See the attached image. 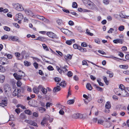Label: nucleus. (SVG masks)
<instances>
[{
    "instance_id": "1",
    "label": "nucleus",
    "mask_w": 129,
    "mask_h": 129,
    "mask_svg": "<svg viewBox=\"0 0 129 129\" xmlns=\"http://www.w3.org/2000/svg\"><path fill=\"white\" fill-rule=\"evenodd\" d=\"M18 71H19L20 73H14L13 74V75L16 79L19 80L21 79L22 77L24 76L25 75L23 72L22 71L18 70Z\"/></svg>"
},
{
    "instance_id": "2",
    "label": "nucleus",
    "mask_w": 129,
    "mask_h": 129,
    "mask_svg": "<svg viewBox=\"0 0 129 129\" xmlns=\"http://www.w3.org/2000/svg\"><path fill=\"white\" fill-rule=\"evenodd\" d=\"M117 95H121L122 97H126L129 96V93L128 92L125 90H123L120 91L119 93H116Z\"/></svg>"
},
{
    "instance_id": "3",
    "label": "nucleus",
    "mask_w": 129,
    "mask_h": 129,
    "mask_svg": "<svg viewBox=\"0 0 129 129\" xmlns=\"http://www.w3.org/2000/svg\"><path fill=\"white\" fill-rule=\"evenodd\" d=\"M14 8L18 11H22L24 10V9L22 5L20 4L17 3L13 5Z\"/></svg>"
},
{
    "instance_id": "4",
    "label": "nucleus",
    "mask_w": 129,
    "mask_h": 129,
    "mask_svg": "<svg viewBox=\"0 0 129 129\" xmlns=\"http://www.w3.org/2000/svg\"><path fill=\"white\" fill-rule=\"evenodd\" d=\"M47 35L49 37L53 39H57L58 37L57 35L52 32H48L47 33Z\"/></svg>"
},
{
    "instance_id": "5",
    "label": "nucleus",
    "mask_w": 129,
    "mask_h": 129,
    "mask_svg": "<svg viewBox=\"0 0 129 129\" xmlns=\"http://www.w3.org/2000/svg\"><path fill=\"white\" fill-rule=\"evenodd\" d=\"M24 122L27 123L31 125L36 126L37 127L38 126L36 122L31 120H25Z\"/></svg>"
},
{
    "instance_id": "6",
    "label": "nucleus",
    "mask_w": 129,
    "mask_h": 129,
    "mask_svg": "<svg viewBox=\"0 0 129 129\" xmlns=\"http://www.w3.org/2000/svg\"><path fill=\"white\" fill-rule=\"evenodd\" d=\"M88 6L89 9H93L96 7V5L92 2H88Z\"/></svg>"
},
{
    "instance_id": "7",
    "label": "nucleus",
    "mask_w": 129,
    "mask_h": 129,
    "mask_svg": "<svg viewBox=\"0 0 129 129\" xmlns=\"http://www.w3.org/2000/svg\"><path fill=\"white\" fill-rule=\"evenodd\" d=\"M4 89L5 92H9L11 90V88L8 84H6L4 85Z\"/></svg>"
},
{
    "instance_id": "8",
    "label": "nucleus",
    "mask_w": 129,
    "mask_h": 129,
    "mask_svg": "<svg viewBox=\"0 0 129 129\" xmlns=\"http://www.w3.org/2000/svg\"><path fill=\"white\" fill-rule=\"evenodd\" d=\"M15 17L17 20H21L23 18V16L21 13H18L16 15Z\"/></svg>"
},
{
    "instance_id": "9",
    "label": "nucleus",
    "mask_w": 129,
    "mask_h": 129,
    "mask_svg": "<svg viewBox=\"0 0 129 129\" xmlns=\"http://www.w3.org/2000/svg\"><path fill=\"white\" fill-rule=\"evenodd\" d=\"M58 84V83H57V86L53 88V92H56L60 90L61 88Z\"/></svg>"
},
{
    "instance_id": "10",
    "label": "nucleus",
    "mask_w": 129,
    "mask_h": 129,
    "mask_svg": "<svg viewBox=\"0 0 129 129\" xmlns=\"http://www.w3.org/2000/svg\"><path fill=\"white\" fill-rule=\"evenodd\" d=\"M111 123L109 121L106 120L103 123V125L106 127H109L111 125Z\"/></svg>"
},
{
    "instance_id": "11",
    "label": "nucleus",
    "mask_w": 129,
    "mask_h": 129,
    "mask_svg": "<svg viewBox=\"0 0 129 129\" xmlns=\"http://www.w3.org/2000/svg\"><path fill=\"white\" fill-rule=\"evenodd\" d=\"M123 42V40L118 39L113 40V42L115 44L119 43L121 44H122Z\"/></svg>"
},
{
    "instance_id": "12",
    "label": "nucleus",
    "mask_w": 129,
    "mask_h": 129,
    "mask_svg": "<svg viewBox=\"0 0 129 129\" xmlns=\"http://www.w3.org/2000/svg\"><path fill=\"white\" fill-rule=\"evenodd\" d=\"M119 88H115V91H119L120 92L122 90H125V87L122 84H120L119 86Z\"/></svg>"
},
{
    "instance_id": "13",
    "label": "nucleus",
    "mask_w": 129,
    "mask_h": 129,
    "mask_svg": "<svg viewBox=\"0 0 129 129\" xmlns=\"http://www.w3.org/2000/svg\"><path fill=\"white\" fill-rule=\"evenodd\" d=\"M9 40L13 41H17L18 40V38L16 36H11L9 37Z\"/></svg>"
},
{
    "instance_id": "14",
    "label": "nucleus",
    "mask_w": 129,
    "mask_h": 129,
    "mask_svg": "<svg viewBox=\"0 0 129 129\" xmlns=\"http://www.w3.org/2000/svg\"><path fill=\"white\" fill-rule=\"evenodd\" d=\"M75 40L74 39H72L70 40H68L66 41V43L67 45H71L73 43L75 42Z\"/></svg>"
},
{
    "instance_id": "15",
    "label": "nucleus",
    "mask_w": 129,
    "mask_h": 129,
    "mask_svg": "<svg viewBox=\"0 0 129 129\" xmlns=\"http://www.w3.org/2000/svg\"><path fill=\"white\" fill-rule=\"evenodd\" d=\"M7 105V101L5 100H2L1 102V103H0V106L3 107L6 106Z\"/></svg>"
},
{
    "instance_id": "16",
    "label": "nucleus",
    "mask_w": 129,
    "mask_h": 129,
    "mask_svg": "<svg viewBox=\"0 0 129 129\" xmlns=\"http://www.w3.org/2000/svg\"><path fill=\"white\" fill-rule=\"evenodd\" d=\"M20 92V90L19 89H15L14 91L13 92V95L14 96H16L17 95L19 92Z\"/></svg>"
},
{
    "instance_id": "17",
    "label": "nucleus",
    "mask_w": 129,
    "mask_h": 129,
    "mask_svg": "<svg viewBox=\"0 0 129 129\" xmlns=\"http://www.w3.org/2000/svg\"><path fill=\"white\" fill-rule=\"evenodd\" d=\"M36 17L38 19L42 20L44 21H46L47 20V19L45 18L44 17L38 15H36Z\"/></svg>"
},
{
    "instance_id": "18",
    "label": "nucleus",
    "mask_w": 129,
    "mask_h": 129,
    "mask_svg": "<svg viewBox=\"0 0 129 129\" xmlns=\"http://www.w3.org/2000/svg\"><path fill=\"white\" fill-rule=\"evenodd\" d=\"M47 118H44L41 123V124L42 125L45 126V124H47Z\"/></svg>"
},
{
    "instance_id": "19",
    "label": "nucleus",
    "mask_w": 129,
    "mask_h": 129,
    "mask_svg": "<svg viewBox=\"0 0 129 129\" xmlns=\"http://www.w3.org/2000/svg\"><path fill=\"white\" fill-rule=\"evenodd\" d=\"M60 86H62L63 87H65L66 85V84L65 81H62L60 83H58V84Z\"/></svg>"
},
{
    "instance_id": "20",
    "label": "nucleus",
    "mask_w": 129,
    "mask_h": 129,
    "mask_svg": "<svg viewBox=\"0 0 129 129\" xmlns=\"http://www.w3.org/2000/svg\"><path fill=\"white\" fill-rule=\"evenodd\" d=\"M24 11L26 14L27 15L31 16L33 14L32 12L29 10H25Z\"/></svg>"
},
{
    "instance_id": "21",
    "label": "nucleus",
    "mask_w": 129,
    "mask_h": 129,
    "mask_svg": "<svg viewBox=\"0 0 129 129\" xmlns=\"http://www.w3.org/2000/svg\"><path fill=\"white\" fill-rule=\"evenodd\" d=\"M38 110L40 112L42 113L45 112L46 110L45 108L42 107H38Z\"/></svg>"
},
{
    "instance_id": "22",
    "label": "nucleus",
    "mask_w": 129,
    "mask_h": 129,
    "mask_svg": "<svg viewBox=\"0 0 129 129\" xmlns=\"http://www.w3.org/2000/svg\"><path fill=\"white\" fill-rule=\"evenodd\" d=\"M61 30L62 32L66 34H68V33L70 32V31L68 29L63 28L61 29Z\"/></svg>"
},
{
    "instance_id": "23",
    "label": "nucleus",
    "mask_w": 129,
    "mask_h": 129,
    "mask_svg": "<svg viewBox=\"0 0 129 129\" xmlns=\"http://www.w3.org/2000/svg\"><path fill=\"white\" fill-rule=\"evenodd\" d=\"M86 88L89 90H91L92 89V87L91 84L88 83H87L86 85Z\"/></svg>"
},
{
    "instance_id": "24",
    "label": "nucleus",
    "mask_w": 129,
    "mask_h": 129,
    "mask_svg": "<svg viewBox=\"0 0 129 129\" xmlns=\"http://www.w3.org/2000/svg\"><path fill=\"white\" fill-rule=\"evenodd\" d=\"M111 107V105L110 103L109 102H107L105 105V108L107 109H109Z\"/></svg>"
},
{
    "instance_id": "25",
    "label": "nucleus",
    "mask_w": 129,
    "mask_h": 129,
    "mask_svg": "<svg viewBox=\"0 0 129 129\" xmlns=\"http://www.w3.org/2000/svg\"><path fill=\"white\" fill-rule=\"evenodd\" d=\"M5 77L3 75H0V82L3 83L5 80Z\"/></svg>"
},
{
    "instance_id": "26",
    "label": "nucleus",
    "mask_w": 129,
    "mask_h": 129,
    "mask_svg": "<svg viewBox=\"0 0 129 129\" xmlns=\"http://www.w3.org/2000/svg\"><path fill=\"white\" fill-rule=\"evenodd\" d=\"M119 67L120 68L124 69H127L128 68V66L127 65H120Z\"/></svg>"
},
{
    "instance_id": "27",
    "label": "nucleus",
    "mask_w": 129,
    "mask_h": 129,
    "mask_svg": "<svg viewBox=\"0 0 129 129\" xmlns=\"http://www.w3.org/2000/svg\"><path fill=\"white\" fill-rule=\"evenodd\" d=\"M94 86L96 89L97 90L99 91H102L103 90V89L101 88L98 86L94 84Z\"/></svg>"
},
{
    "instance_id": "28",
    "label": "nucleus",
    "mask_w": 129,
    "mask_h": 129,
    "mask_svg": "<svg viewBox=\"0 0 129 129\" xmlns=\"http://www.w3.org/2000/svg\"><path fill=\"white\" fill-rule=\"evenodd\" d=\"M34 92L36 94H38L39 92V90L37 86H35L33 88Z\"/></svg>"
},
{
    "instance_id": "29",
    "label": "nucleus",
    "mask_w": 129,
    "mask_h": 129,
    "mask_svg": "<svg viewBox=\"0 0 129 129\" xmlns=\"http://www.w3.org/2000/svg\"><path fill=\"white\" fill-rule=\"evenodd\" d=\"M35 40H39L41 41H45V39L43 37H39Z\"/></svg>"
},
{
    "instance_id": "30",
    "label": "nucleus",
    "mask_w": 129,
    "mask_h": 129,
    "mask_svg": "<svg viewBox=\"0 0 129 129\" xmlns=\"http://www.w3.org/2000/svg\"><path fill=\"white\" fill-rule=\"evenodd\" d=\"M72 55H70V54H68L66 56H65L64 57L66 59H71L72 58Z\"/></svg>"
},
{
    "instance_id": "31",
    "label": "nucleus",
    "mask_w": 129,
    "mask_h": 129,
    "mask_svg": "<svg viewBox=\"0 0 129 129\" xmlns=\"http://www.w3.org/2000/svg\"><path fill=\"white\" fill-rule=\"evenodd\" d=\"M67 67V66H65L63 67H62L61 68V71H62L63 73H65L68 70L66 68Z\"/></svg>"
},
{
    "instance_id": "32",
    "label": "nucleus",
    "mask_w": 129,
    "mask_h": 129,
    "mask_svg": "<svg viewBox=\"0 0 129 129\" xmlns=\"http://www.w3.org/2000/svg\"><path fill=\"white\" fill-rule=\"evenodd\" d=\"M73 48L75 49H77L78 50L81 48V47L80 46H78L76 44H74L73 45Z\"/></svg>"
},
{
    "instance_id": "33",
    "label": "nucleus",
    "mask_w": 129,
    "mask_h": 129,
    "mask_svg": "<svg viewBox=\"0 0 129 129\" xmlns=\"http://www.w3.org/2000/svg\"><path fill=\"white\" fill-rule=\"evenodd\" d=\"M103 78L106 84L107 85H108L109 84V81L107 80L106 77L105 76H104Z\"/></svg>"
},
{
    "instance_id": "34",
    "label": "nucleus",
    "mask_w": 129,
    "mask_h": 129,
    "mask_svg": "<svg viewBox=\"0 0 129 129\" xmlns=\"http://www.w3.org/2000/svg\"><path fill=\"white\" fill-rule=\"evenodd\" d=\"M24 64L25 66H30L31 64V63L30 62H28L26 61H24Z\"/></svg>"
},
{
    "instance_id": "35",
    "label": "nucleus",
    "mask_w": 129,
    "mask_h": 129,
    "mask_svg": "<svg viewBox=\"0 0 129 129\" xmlns=\"http://www.w3.org/2000/svg\"><path fill=\"white\" fill-rule=\"evenodd\" d=\"M97 82L98 83L99 85L101 86H103L104 84L102 82H101L100 79V78H98L97 79Z\"/></svg>"
},
{
    "instance_id": "36",
    "label": "nucleus",
    "mask_w": 129,
    "mask_h": 129,
    "mask_svg": "<svg viewBox=\"0 0 129 129\" xmlns=\"http://www.w3.org/2000/svg\"><path fill=\"white\" fill-rule=\"evenodd\" d=\"M78 7V5L76 3L74 2L72 4V7L73 8H77Z\"/></svg>"
},
{
    "instance_id": "37",
    "label": "nucleus",
    "mask_w": 129,
    "mask_h": 129,
    "mask_svg": "<svg viewBox=\"0 0 129 129\" xmlns=\"http://www.w3.org/2000/svg\"><path fill=\"white\" fill-rule=\"evenodd\" d=\"M44 49L46 51H49V49L47 46L45 44H43L42 45Z\"/></svg>"
},
{
    "instance_id": "38",
    "label": "nucleus",
    "mask_w": 129,
    "mask_h": 129,
    "mask_svg": "<svg viewBox=\"0 0 129 129\" xmlns=\"http://www.w3.org/2000/svg\"><path fill=\"white\" fill-rule=\"evenodd\" d=\"M124 29V26L123 25H120L118 28V30L120 31H123Z\"/></svg>"
},
{
    "instance_id": "39",
    "label": "nucleus",
    "mask_w": 129,
    "mask_h": 129,
    "mask_svg": "<svg viewBox=\"0 0 129 129\" xmlns=\"http://www.w3.org/2000/svg\"><path fill=\"white\" fill-rule=\"evenodd\" d=\"M81 48H80V49H79L80 51L82 52H85L87 51L86 49L85 48H82L81 47Z\"/></svg>"
},
{
    "instance_id": "40",
    "label": "nucleus",
    "mask_w": 129,
    "mask_h": 129,
    "mask_svg": "<svg viewBox=\"0 0 129 129\" xmlns=\"http://www.w3.org/2000/svg\"><path fill=\"white\" fill-rule=\"evenodd\" d=\"M73 118H79V113L74 114L72 115Z\"/></svg>"
},
{
    "instance_id": "41",
    "label": "nucleus",
    "mask_w": 129,
    "mask_h": 129,
    "mask_svg": "<svg viewBox=\"0 0 129 129\" xmlns=\"http://www.w3.org/2000/svg\"><path fill=\"white\" fill-rule=\"evenodd\" d=\"M75 101L74 100H69L68 101V103L69 105L73 104L74 102Z\"/></svg>"
},
{
    "instance_id": "42",
    "label": "nucleus",
    "mask_w": 129,
    "mask_h": 129,
    "mask_svg": "<svg viewBox=\"0 0 129 129\" xmlns=\"http://www.w3.org/2000/svg\"><path fill=\"white\" fill-rule=\"evenodd\" d=\"M67 75L69 77H71L73 76V73L71 71H69L68 72Z\"/></svg>"
},
{
    "instance_id": "43",
    "label": "nucleus",
    "mask_w": 129,
    "mask_h": 129,
    "mask_svg": "<svg viewBox=\"0 0 129 129\" xmlns=\"http://www.w3.org/2000/svg\"><path fill=\"white\" fill-rule=\"evenodd\" d=\"M41 91L44 94H46L47 93V89H45L44 88H42L41 90Z\"/></svg>"
},
{
    "instance_id": "44",
    "label": "nucleus",
    "mask_w": 129,
    "mask_h": 129,
    "mask_svg": "<svg viewBox=\"0 0 129 129\" xmlns=\"http://www.w3.org/2000/svg\"><path fill=\"white\" fill-rule=\"evenodd\" d=\"M8 38V36L7 35H4L1 37V39L2 40H5L7 39Z\"/></svg>"
},
{
    "instance_id": "45",
    "label": "nucleus",
    "mask_w": 129,
    "mask_h": 129,
    "mask_svg": "<svg viewBox=\"0 0 129 129\" xmlns=\"http://www.w3.org/2000/svg\"><path fill=\"white\" fill-rule=\"evenodd\" d=\"M57 22L59 25H60L62 23V20L61 19H58L56 21Z\"/></svg>"
},
{
    "instance_id": "46",
    "label": "nucleus",
    "mask_w": 129,
    "mask_h": 129,
    "mask_svg": "<svg viewBox=\"0 0 129 129\" xmlns=\"http://www.w3.org/2000/svg\"><path fill=\"white\" fill-rule=\"evenodd\" d=\"M25 113L27 114L30 115L31 114V112L29 110H26L25 111Z\"/></svg>"
},
{
    "instance_id": "47",
    "label": "nucleus",
    "mask_w": 129,
    "mask_h": 129,
    "mask_svg": "<svg viewBox=\"0 0 129 129\" xmlns=\"http://www.w3.org/2000/svg\"><path fill=\"white\" fill-rule=\"evenodd\" d=\"M47 69L49 71H52L53 70L54 68L53 67L51 66H48L47 68Z\"/></svg>"
},
{
    "instance_id": "48",
    "label": "nucleus",
    "mask_w": 129,
    "mask_h": 129,
    "mask_svg": "<svg viewBox=\"0 0 129 129\" xmlns=\"http://www.w3.org/2000/svg\"><path fill=\"white\" fill-rule=\"evenodd\" d=\"M109 2V0H103V3L105 5L108 4Z\"/></svg>"
},
{
    "instance_id": "49",
    "label": "nucleus",
    "mask_w": 129,
    "mask_h": 129,
    "mask_svg": "<svg viewBox=\"0 0 129 129\" xmlns=\"http://www.w3.org/2000/svg\"><path fill=\"white\" fill-rule=\"evenodd\" d=\"M33 65L36 69H37L38 68V64L37 62H34L33 63Z\"/></svg>"
},
{
    "instance_id": "50",
    "label": "nucleus",
    "mask_w": 129,
    "mask_h": 129,
    "mask_svg": "<svg viewBox=\"0 0 129 129\" xmlns=\"http://www.w3.org/2000/svg\"><path fill=\"white\" fill-rule=\"evenodd\" d=\"M4 29L7 31H9L10 30V28L8 27L5 26L4 27Z\"/></svg>"
},
{
    "instance_id": "51",
    "label": "nucleus",
    "mask_w": 129,
    "mask_h": 129,
    "mask_svg": "<svg viewBox=\"0 0 129 129\" xmlns=\"http://www.w3.org/2000/svg\"><path fill=\"white\" fill-rule=\"evenodd\" d=\"M5 55L7 56V57L9 59H11L12 58V55L11 54H6Z\"/></svg>"
},
{
    "instance_id": "52",
    "label": "nucleus",
    "mask_w": 129,
    "mask_h": 129,
    "mask_svg": "<svg viewBox=\"0 0 129 129\" xmlns=\"http://www.w3.org/2000/svg\"><path fill=\"white\" fill-rule=\"evenodd\" d=\"M54 80L56 82H59L61 81V79L58 77H55L54 78Z\"/></svg>"
},
{
    "instance_id": "53",
    "label": "nucleus",
    "mask_w": 129,
    "mask_h": 129,
    "mask_svg": "<svg viewBox=\"0 0 129 129\" xmlns=\"http://www.w3.org/2000/svg\"><path fill=\"white\" fill-rule=\"evenodd\" d=\"M5 71L4 68L2 65L0 66V71L4 72Z\"/></svg>"
},
{
    "instance_id": "54",
    "label": "nucleus",
    "mask_w": 129,
    "mask_h": 129,
    "mask_svg": "<svg viewBox=\"0 0 129 129\" xmlns=\"http://www.w3.org/2000/svg\"><path fill=\"white\" fill-rule=\"evenodd\" d=\"M60 68H61V67H60ZM56 69L60 73H62L61 69L58 67L57 66L56 67Z\"/></svg>"
},
{
    "instance_id": "55",
    "label": "nucleus",
    "mask_w": 129,
    "mask_h": 129,
    "mask_svg": "<svg viewBox=\"0 0 129 129\" xmlns=\"http://www.w3.org/2000/svg\"><path fill=\"white\" fill-rule=\"evenodd\" d=\"M98 122L99 123L103 125V123H104V122L102 120H99L98 121Z\"/></svg>"
},
{
    "instance_id": "56",
    "label": "nucleus",
    "mask_w": 129,
    "mask_h": 129,
    "mask_svg": "<svg viewBox=\"0 0 129 129\" xmlns=\"http://www.w3.org/2000/svg\"><path fill=\"white\" fill-rule=\"evenodd\" d=\"M62 10L64 12H65L67 13H70V12L68 9H62Z\"/></svg>"
},
{
    "instance_id": "57",
    "label": "nucleus",
    "mask_w": 129,
    "mask_h": 129,
    "mask_svg": "<svg viewBox=\"0 0 129 129\" xmlns=\"http://www.w3.org/2000/svg\"><path fill=\"white\" fill-rule=\"evenodd\" d=\"M98 52L99 53L102 54V55H106V53L103 51L98 50Z\"/></svg>"
},
{
    "instance_id": "58",
    "label": "nucleus",
    "mask_w": 129,
    "mask_h": 129,
    "mask_svg": "<svg viewBox=\"0 0 129 129\" xmlns=\"http://www.w3.org/2000/svg\"><path fill=\"white\" fill-rule=\"evenodd\" d=\"M52 104L51 103L49 102H47L46 103V108H47L48 107H50V105Z\"/></svg>"
},
{
    "instance_id": "59",
    "label": "nucleus",
    "mask_w": 129,
    "mask_h": 129,
    "mask_svg": "<svg viewBox=\"0 0 129 129\" xmlns=\"http://www.w3.org/2000/svg\"><path fill=\"white\" fill-rule=\"evenodd\" d=\"M22 83L20 81H18L17 83V85L18 87H20L22 85Z\"/></svg>"
},
{
    "instance_id": "60",
    "label": "nucleus",
    "mask_w": 129,
    "mask_h": 129,
    "mask_svg": "<svg viewBox=\"0 0 129 129\" xmlns=\"http://www.w3.org/2000/svg\"><path fill=\"white\" fill-rule=\"evenodd\" d=\"M69 13L71 14L72 15H74L76 17H77L78 16V14H77L76 12H70V13Z\"/></svg>"
},
{
    "instance_id": "61",
    "label": "nucleus",
    "mask_w": 129,
    "mask_h": 129,
    "mask_svg": "<svg viewBox=\"0 0 129 129\" xmlns=\"http://www.w3.org/2000/svg\"><path fill=\"white\" fill-rule=\"evenodd\" d=\"M112 98L114 100H117L118 99V97L115 95L112 96Z\"/></svg>"
},
{
    "instance_id": "62",
    "label": "nucleus",
    "mask_w": 129,
    "mask_h": 129,
    "mask_svg": "<svg viewBox=\"0 0 129 129\" xmlns=\"http://www.w3.org/2000/svg\"><path fill=\"white\" fill-rule=\"evenodd\" d=\"M82 64L83 65H86L87 66H88V64H87V62L85 60H83L82 61Z\"/></svg>"
},
{
    "instance_id": "63",
    "label": "nucleus",
    "mask_w": 129,
    "mask_h": 129,
    "mask_svg": "<svg viewBox=\"0 0 129 129\" xmlns=\"http://www.w3.org/2000/svg\"><path fill=\"white\" fill-rule=\"evenodd\" d=\"M114 30V29H113L111 28L108 31V33H111Z\"/></svg>"
},
{
    "instance_id": "64",
    "label": "nucleus",
    "mask_w": 129,
    "mask_h": 129,
    "mask_svg": "<svg viewBox=\"0 0 129 129\" xmlns=\"http://www.w3.org/2000/svg\"><path fill=\"white\" fill-rule=\"evenodd\" d=\"M123 72L124 74L127 75H129V71H128L127 70L126 71H124Z\"/></svg>"
}]
</instances>
